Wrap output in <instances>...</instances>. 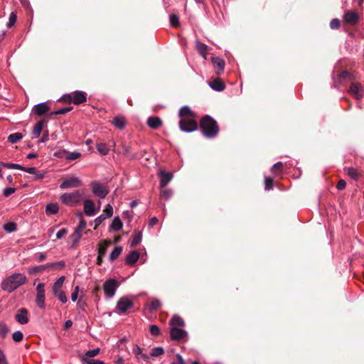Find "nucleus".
<instances>
[{"instance_id": "774afa93", "label": "nucleus", "mask_w": 364, "mask_h": 364, "mask_svg": "<svg viewBox=\"0 0 364 364\" xmlns=\"http://www.w3.org/2000/svg\"><path fill=\"white\" fill-rule=\"evenodd\" d=\"M346 187V182L344 180L341 179L338 183L336 188L338 190H343Z\"/></svg>"}, {"instance_id": "b1692460", "label": "nucleus", "mask_w": 364, "mask_h": 364, "mask_svg": "<svg viewBox=\"0 0 364 364\" xmlns=\"http://www.w3.org/2000/svg\"><path fill=\"white\" fill-rule=\"evenodd\" d=\"M196 48L198 51V53L203 56L204 59H206L207 53L209 50V47L199 41L196 42Z\"/></svg>"}, {"instance_id": "6ab92c4d", "label": "nucleus", "mask_w": 364, "mask_h": 364, "mask_svg": "<svg viewBox=\"0 0 364 364\" xmlns=\"http://www.w3.org/2000/svg\"><path fill=\"white\" fill-rule=\"evenodd\" d=\"M159 176L161 178L160 181V186L165 187L168 185V183L171 181L173 178V175L171 173L165 172L164 171H161L159 172Z\"/></svg>"}, {"instance_id": "864d4df0", "label": "nucleus", "mask_w": 364, "mask_h": 364, "mask_svg": "<svg viewBox=\"0 0 364 364\" xmlns=\"http://www.w3.org/2000/svg\"><path fill=\"white\" fill-rule=\"evenodd\" d=\"M265 190L269 191L273 188V179L270 177H266L264 180Z\"/></svg>"}, {"instance_id": "c85d7f7f", "label": "nucleus", "mask_w": 364, "mask_h": 364, "mask_svg": "<svg viewBox=\"0 0 364 364\" xmlns=\"http://www.w3.org/2000/svg\"><path fill=\"white\" fill-rule=\"evenodd\" d=\"M122 228V223L119 217H114L110 225V229L114 231H119Z\"/></svg>"}, {"instance_id": "cd10ccee", "label": "nucleus", "mask_w": 364, "mask_h": 364, "mask_svg": "<svg viewBox=\"0 0 364 364\" xmlns=\"http://www.w3.org/2000/svg\"><path fill=\"white\" fill-rule=\"evenodd\" d=\"M112 123L119 129H123L126 122L124 117L117 116L113 119Z\"/></svg>"}, {"instance_id": "1a4fd4ad", "label": "nucleus", "mask_w": 364, "mask_h": 364, "mask_svg": "<svg viewBox=\"0 0 364 364\" xmlns=\"http://www.w3.org/2000/svg\"><path fill=\"white\" fill-rule=\"evenodd\" d=\"M133 306L132 301L128 297H121L117 301V309L120 314H124Z\"/></svg>"}, {"instance_id": "79ce46f5", "label": "nucleus", "mask_w": 364, "mask_h": 364, "mask_svg": "<svg viewBox=\"0 0 364 364\" xmlns=\"http://www.w3.org/2000/svg\"><path fill=\"white\" fill-rule=\"evenodd\" d=\"M164 353V350L162 347H155L151 349L150 355L152 357H157Z\"/></svg>"}, {"instance_id": "5fc2aeb1", "label": "nucleus", "mask_w": 364, "mask_h": 364, "mask_svg": "<svg viewBox=\"0 0 364 364\" xmlns=\"http://www.w3.org/2000/svg\"><path fill=\"white\" fill-rule=\"evenodd\" d=\"M16 18H17L16 14L14 12L11 13V14L9 16V21L7 23V27L10 28V27L13 26L16 21Z\"/></svg>"}, {"instance_id": "a878e982", "label": "nucleus", "mask_w": 364, "mask_h": 364, "mask_svg": "<svg viewBox=\"0 0 364 364\" xmlns=\"http://www.w3.org/2000/svg\"><path fill=\"white\" fill-rule=\"evenodd\" d=\"M179 117L182 119H185L186 117H194V114L192 110L188 106H183L179 110Z\"/></svg>"}, {"instance_id": "7ed1b4c3", "label": "nucleus", "mask_w": 364, "mask_h": 364, "mask_svg": "<svg viewBox=\"0 0 364 364\" xmlns=\"http://www.w3.org/2000/svg\"><path fill=\"white\" fill-rule=\"evenodd\" d=\"M200 127L203 134L206 138H214L219 132V127L216 121L209 115H206L201 119Z\"/></svg>"}, {"instance_id": "3c124183", "label": "nucleus", "mask_w": 364, "mask_h": 364, "mask_svg": "<svg viewBox=\"0 0 364 364\" xmlns=\"http://www.w3.org/2000/svg\"><path fill=\"white\" fill-rule=\"evenodd\" d=\"M12 338L15 342H21L23 338V334L20 331H15L12 334Z\"/></svg>"}, {"instance_id": "5701e85b", "label": "nucleus", "mask_w": 364, "mask_h": 364, "mask_svg": "<svg viewBox=\"0 0 364 364\" xmlns=\"http://www.w3.org/2000/svg\"><path fill=\"white\" fill-rule=\"evenodd\" d=\"M133 353L139 360L144 361H148L149 356L147 354L143 353L142 349L139 346H135L133 348Z\"/></svg>"}, {"instance_id": "9b49d317", "label": "nucleus", "mask_w": 364, "mask_h": 364, "mask_svg": "<svg viewBox=\"0 0 364 364\" xmlns=\"http://www.w3.org/2000/svg\"><path fill=\"white\" fill-rule=\"evenodd\" d=\"M349 92L353 96H354L358 100L363 98L364 96V88L358 82L351 83Z\"/></svg>"}, {"instance_id": "f8f14e48", "label": "nucleus", "mask_w": 364, "mask_h": 364, "mask_svg": "<svg viewBox=\"0 0 364 364\" xmlns=\"http://www.w3.org/2000/svg\"><path fill=\"white\" fill-rule=\"evenodd\" d=\"M67 97L70 98L72 102L75 105H80L87 100L86 93L82 91L73 92L68 95Z\"/></svg>"}, {"instance_id": "9d476101", "label": "nucleus", "mask_w": 364, "mask_h": 364, "mask_svg": "<svg viewBox=\"0 0 364 364\" xmlns=\"http://www.w3.org/2000/svg\"><path fill=\"white\" fill-rule=\"evenodd\" d=\"M82 185L81 180L77 177L67 178L60 185L61 189L79 187Z\"/></svg>"}, {"instance_id": "338daca9", "label": "nucleus", "mask_w": 364, "mask_h": 364, "mask_svg": "<svg viewBox=\"0 0 364 364\" xmlns=\"http://www.w3.org/2000/svg\"><path fill=\"white\" fill-rule=\"evenodd\" d=\"M14 192H15L14 188H11V187L6 188L4 190V196L6 197H8L10 195H11L12 193H14Z\"/></svg>"}, {"instance_id": "58836bf2", "label": "nucleus", "mask_w": 364, "mask_h": 364, "mask_svg": "<svg viewBox=\"0 0 364 364\" xmlns=\"http://www.w3.org/2000/svg\"><path fill=\"white\" fill-rule=\"evenodd\" d=\"M86 228V221L84 219H82L80 221L79 225L75 228L74 231L75 232L82 235V231Z\"/></svg>"}, {"instance_id": "37998d69", "label": "nucleus", "mask_w": 364, "mask_h": 364, "mask_svg": "<svg viewBox=\"0 0 364 364\" xmlns=\"http://www.w3.org/2000/svg\"><path fill=\"white\" fill-rule=\"evenodd\" d=\"M346 172L350 178L357 179L359 176L358 171L354 168H348L346 169Z\"/></svg>"}, {"instance_id": "4d7b16f0", "label": "nucleus", "mask_w": 364, "mask_h": 364, "mask_svg": "<svg viewBox=\"0 0 364 364\" xmlns=\"http://www.w3.org/2000/svg\"><path fill=\"white\" fill-rule=\"evenodd\" d=\"M161 331L156 325H151L150 326V333L154 336H157L160 334Z\"/></svg>"}, {"instance_id": "393cba45", "label": "nucleus", "mask_w": 364, "mask_h": 364, "mask_svg": "<svg viewBox=\"0 0 364 364\" xmlns=\"http://www.w3.org/2000/svg\"><path fill=\"white\" fill-rule=\"evenodd\" d=\"M96 148H97V151L101 155H103V156L108 154L109 152V150H110L109 146L107 144L102 143V142L97 143L96 144Z\"/></svg>"}, {"instance_id": "aec40b11", "label": "nucleus", "mask_w": 364, "mask_h": 364, "mask_svg": "<svg viewBox=\"0 0 364 364\" xmlns=\"http://www.w3.org/2000/svg\"><path fill=\"white\" fill-rule=\"evenodd\" d=\"M209 85L213 90L218 92L224 90L225 87L223 82L219 78L214 79L209 83Z\"/></svg>"}, {"instance_id": "ddd939ff", "label": "nucleus", "mask_w": 364, "mask_h": 364, "mask_svg": "<svg viewBox=\"0 0 364 364\" xmlns=\"http://www.w3.org/2000/svg\"><path fill=\"white\" fill-rule=\"evenodd\" d=\"M15 318L20 324L24 325L28 323L29 318L27 309L25 308L19 309L15 316Z\"/></svg>"}, {"instance_id": "39448f33", "label": "nucleus", "mask_w": 364, "mask_h": 364, "mask_svg": "<svg viewBox=\"0 0 364 364\" xmlns=\"http://www.w3.org/2000/svg\"><path fill=\"white\" fill-rule=\"evenodd\" d=\"M90 186L93 194L100 198H105L109 193L108 186L97 181H92Z\"/></svg>"}, {"instance_id": "c03bdc74", "label": "nucleus", "mask_w": 364, "mask_h": 364, "mask_svg": "<svg viewBox=\"0 0 364 364\" xmlns=\"http://www.w3.org/2000/svg\"><path fill=\"white\" fill-rule=\"evenodd\" d=\"M46 268H48L47 264L43 265V266H36V267L29 268L28 272L31 274H36L38 272H40L46 269Z\"/></svg>"}, {"instance_id": "412c9836", "label": "nucleus", "mask_w": 364, "mask_h": 364, "mask_svg": "<svg viewBox=\"0 0 364 364\" xmlns=\"http://www.w3.org/2000/svg\"><path fill=\"white\" fill-rule=\"evenodd\" d=\"M139 258V253L136 250L130 252L125 259V262L128 265L134 264Z\"/></svg>"}, {"instance_id": "a19ab883", "label": "nucleus", "mask_w": 364, "mask_h": 364, "mask_svg": "<svg viewBox=\"0 0 364 364\" xmlns=\"http://www.w3.org/2000/svg\"><path fill=\"white\" fill-rule=\"evenodd\" d=\"M170 23L173 27H178L180 24L179 17L176 14H171L169 16Z\"/></svg>"}, {"instance_id": "20e7f679", "label": "nucleus", "mask_w": 364, "mask_h": 364, "mask_svg": "<svg viewBox=\"0 0 364 364\" xmlns=\"http://www.w3.org/2000/svg\"><path fill=\"white\" fill-rule=\"evenodd\" d=\"M84 193L82 191H75L72 193H63L60 196L61 202L68 206H77L80 204Z\"/></svg>"}, {"instance_id": "0eeeda50", "label": "nucleus", "mask_w": 364, "mask_h": 364, "mask_svg": "<svg viewBox=\"0 0 364 364\" xmlns=\"http://www.w3.org/2000/svg\"><path fill=\"white\" fill-rule=\"evenodd\" d=\"M359 15L355 10H346L344 11L343 21L350 26L356 25L359 21Z\"/></svg>"}, {"instance_id": "09e8293b", "label": "nucleus", "mask_w": 364, "mask_h": 364, "mask_svg": "<svg viewBox=\"0 0 364 364\" xmlns=\"http://www.w3.org/2000/svg\"><path fill=\"white\" fill-rule=\"evenodd\" d=\"M82 364H105L102 360L80 358Z\"/></svg>"}, {"instance_id": "a18cd8bd", "label": "nucleus", "mask_w": 364, "mask_h": 364, "mask_svg": "<svg viewBox=\"0 0 364 364\" xmlns=\"http://www.w3.org/2000/svg\"><path fill=\"white\" fill-rule=\"evenodd\" d=\"M2 166L4 167L9 168V169L22 170L23 168V166H22L21 165L18 164H13V163H3Z\"/></svg>"}, {"instance_id": "49530a36", "label": "nucleus", "mask_w": 364, "mask_h": 364, "mask_svg": "<svg viewBox=\"0 0 364 364\" xmlns=\"http://www.w3.org/2000/svg\"><path fill=\"white\" fill-rule=\"evenodd\" d=\"M72 109V107H63L59 109L56 111L52 112L50 114V116L58 115V114H65L70 112Z\"/></svg>"}, {"instance_id": "8fccbe9b", "label": "nucleus", "mask_w": 364, "mask_h": 364, "mask_svg": "<svg viewBox=\"0 0 364 364\" xmlns=\"http://www.w3.org/2000/svg\"><path fill=\"white\" fill-rule=\"evenodd\" d=\"M104 215L107 218H111L113 215V208L111 205L107 204L104 210Z\"/></svg>"}, {"instance_id": "13d9d810", "label": "nucleus", "mask_w": 364, "mask_h": 364, "mask_svg": "<svg viewBox=\"0 0 364 364\" xmlns=\"http://www.w3.org/2000/svg\"><path fill=\"white\" fill-rule=\"evenodd\" d=\"M36 305L41 309H45V297H36Z\"/></svg>"}, {"instance_id": "0e129e2a", "label": "nucleus", "mask_w": 364, "mask_h": 364, "mask_svg": "<svg viewBox=\"0 0 364 364\" xmlns=\"http://www.w3.org/2000/svg\"><path fill=\"white\" fill-rule=\"evenodd\" d=\"M67 234H68V230L66 228H63V229L60 230L56 233V239L60 240L62 237H63L65 235H66Z\"/></svg>"}, {"instance_id": "7c9ffc66", "label": "nucleus", "mask_w": 364, "mask_h": 364, "mask_svg": "<svg viewBox=\"0 0 364 364\" xmlns=\"http://www.w3.org/2000/svg\"><path fill=\"white\" fill-rule=\"evenodd\" d=\"M22 171H24L30 174L36 175V178H38V179L43 178L44 176V174L41 173H38L37 168L35 167H28L27 168V167L23 166V168L22 169Z\"/></svg>"}, {"instance_id": "2eb2a0df", "label": "nucleus", "mask_w": 364, "mask_h": 364, "mask_svg": "<svg viewBox=\"0 0 364 364\" xmlns=\"http://www.w3.org/2000/svg\"><path fill=\"white\" fill-rule=\"evenodd\" d=\"M211 61L213 64L215 73L218 75H220L224 71L225 61L218 57H212Z\"/></svg>"}, {"instance_id": "dca6fc26", "label": "nucleus", "mask_w": 364, "mask_h": 364, "mask_svg": "<svg viewBox=\"0 0 364 364\" xmlns=\"http://www.w3.org/2000/svg\"><path fill=\"white\" fill-rule=\"evenodd\" d=\"M50 109L49 106L46 102H41L36 105L32 109V113L37 116H41L48 112Z\"/></svg>"}, {"instance_id": "e2e57ef3", "label": "nucleus", "mask_w": 364, "mask_h": 364, "mask_svg": "<svg viewBox=\"0 0 364 364\" xmlns=\"http://www.w3.org/2000/svg\"><path fill=\"white\" fill-rule=\"evenodd\" d=\"M65 266V262L63 261H60L57 262L47 264L48 267H59L62 268Z\"/></svg>"}, {"instance_id": "ea45409f", "label": "nucleus", "mask_w": 364, "mask_h": 364, "mask_svg": "<svg viewBox=\"0 0 364 364\" xmlns=\"http://www.w3.org/2000/svg\"><path fill=\"white\" fill-rule=\"evenodd\" d=\"M86 228V221L84 219H82L80 221L79 225L75 228L74 231L75 232L82 235V231Z\"/></svg>"}, {"instance_id": "4468645a", "label": "nucleus", "mask_w": 364, "mask_h": 364, "mask_svg": "<svg viewBox=\"0 0 364 364\" xmlns=\"http://www.w3.org/2000/svg\"><path fill=\"white\" fill-rule=\"evenodd\" d=\"M109 244V242L107 240H105L99 244V245H98V256L97 258V264L98 265H100L102 264L103 257L106 254L107 249Z\"/></svg>"}, {"instance_id": "4c0bfd02", "label": "nucleus", "mask_w": 364, "mask_h": 364, "mask_svg": "<svg viewBox=\"0 0 364 364\" xmlns=\"http://www.w3.org/2000/svg\"><path fill=\"white\" fill-rule=\"evenodd\" d=\"M17 229V225L15 223L9 222L4 225V230L7 232H15Z\"/></svg>"}, {"instance_id": "4be33fe9", "label": "nucleus", "mask_w": 364, "mask_h": 364, "mask_svg": "<svg viewBox=\"0 0 364 364\" xmlns=\"http://www.w3.org/2000/svg\"><path fill=\"white\" fill-rule=\"evenodd\" d=\"M161 124L162 121L158 117H150L147 119V125L153 129L159 128Z\"/></svg>"}, {"instance_id": "f3484780", "label": "nucleus", "mask_w": 364, "mask_h": 364, "mask_svg": "<svg viewBox=\"0 0 364 364\" xmlns=\"http://www.w3.org/2000/svg\"><path fill=\"white\" fill-rule=\"evenodd\" d=\"M65 277L62 276L59 277L57 281L53 285V291L55 296H64L63 292L61 291V289L63 287V283L65 282Z\"/></svg>"}, {"instance_id": "bb28decb", "label": "nucleus", "mask_w": 364, "mask_h": 364, "mask_svg": "<svg viewBox=\"0 0 364 364\" xmlns=\"http://www.w3.org/2000/svg\"><path fill=\"white\" fill-rule=\"evenodd\" d=\"M43 124L44 122L43 121H40L36 124L32 132V138H38L41 135Z\"/></svg>"}, {"instance_id": "052dcab7", "label": "nucleus", "mask_w": 364, "mask_h": 364, "mask_svg": "<svg viewBox=\"0 0 364 364\" xmlns=\"http://www.w3.org/2000/svg\"><path fill=\"white\" fill-rule=\"evenodd\" d=\"M283 163L281 162V161H279L276 164H274L272 167V172H274V173H277V171H280L281 168H282L283 166Z\"/></svg>"}, {"instance_id": "c9c22d12", "label": "nucleus", "mask_w": 364, "mask_h": 364, "mask_svg": "<svg viewBox=\"0 0 364 364\" xmlns=\"http://www.w3.org/2000/svg\"><path fill=\"white\" fill-rule=\"evenodd\" d=\"M161 305V304L159 300L153 299L147 304V308L150 311H154L159 309Z\"/></svg>"}, {"instance_id": "de8ad7c7", "label": "nucleus", "mask_w": 364, "mask_h": 364, "mask_svg": "<svg viewBox=\"0 0 364 364\" xmlns=\"http://www.w3.org/2000/svg\"><path fill=\"white\" fill-rule=\"evenodd\" d=\"M9 331V328L7 327L6 323H0V336L4 338L7 336Z\"/></svg>"}, {"instance_id": "6e6552de", "label": "nucleus", "mask_w": 364, "mask_h": 364, "mask_svg": "<svg viewBox=\"0 0 364 364\" xmlns=\"http://www.w3.org/2000/svg\"><path fill=\"white\" fill-rule=\"evenodd\" d=\"M119 283L114 279H109L104 284V291L107 296H114L117 289L119 287Z\"/></svg>"}, {"instance_id": "e433bc0d", "label": "nucleus", "mask_w": 364, "mask_h": 364, "mask_svg": "<svg viewBox=\"0 0 364 364\" xmlns=\"http://www.w3.org/2000/svg\"><path fill=\"white\" fill-rule=\"evenodd\" d=\"M122 247H116L114 248V250L112 251V252L109 255V260L114 261L122 253Z\"/></svg>"}, {"instance_id": "69168bd1", "label": "nucleus", "mask_w": 364, "mask_h": 364, "mask_svg": "<svg viewBox=\"0 0 364 364\" xmlns=\"http://www.w3.org/2000/svg\"><path fill=\"white\" fill-rule=\"evenodd\" d=\"M107 218L105 216L104 214L100 215L97 218L95 219V226L100 225Z\"/></svg>"}, {"instance_id": "473e14b6", "label": "nucleus", "mask_w": 364, "mask_h": 364, "mask_svg": "<svg viewBox=\"0 0 364 364\" xmlns=\"http://www.w3.org/2000/svg\"><path fill=\"white\" fill-rule=\"evenodd\" d=\"M81 237H82V235L77 234L75 232H73L70 235V239L71 240L70 246L72 248H74L77 245V244L79 243V242L81 240Z\"/></svg>"}, {"instance_id": "423d86ee", "label": "nucleus", "mask_w": 364, "mask_h": 364, "mask_svg": "<svg viewBox=\"0 0 364 364\" xmlns=\"http://www.w3.org/2000/svg\"><path fill=\"white\" fill-rule=\"evenodd\" d=\"M179 127L183 132H191L197 129L198 124L193 119H181L179 122Z\"/></svg>"}, {"instance_id": "6e6d98bb", "label": "nucleus", "mask_w": 364, "mask_h": 364, "mask_svg": "<svg viewBox=\"0 0 364 364\" xmlns=\"http://www.w3.org/2000/svg\"><path fill=\"white\" fill-rule=\"evenodd\" d=\"M173 195V192L170 189H164L161 191V196L165 199H169Z\"/></svg>"}, {"instance_id": "2f4dec72", "label": "nucleus", "mask_w": 364, "mask_h": 364, "mask_svg": "<svg viewBox=\"0 0 364 364\" xmlns=\"http://www.w3.org/2000/svg\"><path fill=\"white\" fill-rule=\"evenodd\" d=\"M59 210V207L56 203H48L46 208V212L48 215L56 214Z\"/></svg>"}, {"instance_id": "a211bd4d", "label": "nucleus", "mask_w": 364, "mask_h": 364, "mask_svg": "<svg viewBox=\"0 0 364 364\" xmlns=\"http://www.w3.org/2000/svg\"><path fill=\"white\" fill-rule=\"evenodd\" d=\"M84 212L87 216H92L95 214V205L90 199L84 201Z\"/></svg>"}, {"instance_id": "f704fd0d", "label": "nucleus", "mask_w": 364, "mask_h": 364, "mask_svg": "<svg viewBox=\"0 0 364 364\" xmlns=\"http://www.w3.org/2000/svg\"><path fill=\"white\" fill-rule=\"evenodd\" d=\"M23 138V134L20 132L11 134L8 136V141L11 144H16Z\"/></svg>"}, {"instance_id": "c756f323", "label": "nucleus", "mask_w": 364, "mask_h": 364, "mask_svg": "<svg viewBox=\"0 0 364 364\" xmlns=\"http://www.w3.org/2000/svg\"><path fill=\"white\" fill-rule=\"evenodd\" d=\"M142 240V232L141 231L135 232L130 242V246L134 247L141 242Z\"/></svg>"}, {"instance_id": "bf43d9fd", "label": "nucleus", "mask_w": 364, "mask_h": 364, "mask_svg": "<svg viewBox=\"0 0 364 364\" xmlns=\"http://www.w3.org/2000/svg\"><path fill=\"white\" fill-rule=\"evenodd\" d=\"M36 290H37V296H44V294H45V291H44V284L43 283H39L37 285Z\"/></svg>"}, {"instance_id": "680f3d73", "label": "nucleus", "mask_w": 364, "mask_h": 364, "mask_svg": "<svg viewBox=\"0 0 364 364\" xmlns=\"http://www.w3.org/2000/svg\"><path fill=\"white\" fill-rule=\"evenodd\" d=\"M340 21L338 18H333L330 23V27L332 29H338L340 27Z\"/></svg>"}, {"instance_id": "72a5a7b5", "label": "nucleus", "mask_w": 364, "mask_h": 364, "mask_svg": "<svg viewBox=\"0 0 364 364\" xmlns=\"http://www.w3.org/2000/svg\"><path fill=\"white\" fill-rule=\"evenodd\" d=\"M100 349L99 348L87 350L81 357V358L91 359L92 358L97 356L100 353Z\"/></svg>"}, {"instance_id": "603ef678", "label": "nucleus", "mask_w": 364, "mask_h": 364, "mask_svg": "<svg viewBox=\"0 0 364 364\" xmlns=\"http://www.w3.org/2000/svg\"><path fill=\"white\" fill-rule=\"evenodd\" d=\"M80 156H81V154L77 151L68 152L65 159L67 160L72 161V160H75V159L80 158Z\"/></svg>"}, {"instance_id": "f257e3e1", "label": "nucleus", "mask_w": 364, "mask_h": 364, "mask_svg": "<svg viewBox=\"0 0 364 364\" xmlns=\"http://www.w3.org/2000/svg\"><path fill=\"white\" fill-rule=\"evenodd\" d=\"M27 282V277L24 274L14 273L2 281L1 287L4 291L11 293Z\"/></svg>"}, {"instance_id": "f03ea898", "label": "nucleus", "mask_w": 364, "mask_h": 364, "mask_svg": "<svg viewBox=\"0 0 364 364\" xmlns=\"http://www.w3.org/2000/svg\"><path fill=\"white\" fill-rule=\"evenodd\" d=\"M169 324L171 326L170 336L172 340L179 341L187 336V332L181 328L185 326V322L179 316L174 315Z\"/></svg>"}]
</instances>
